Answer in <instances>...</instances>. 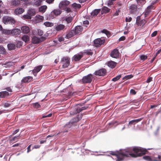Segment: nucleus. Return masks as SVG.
<instances>
[{
	"instance_id": "1",
	"label": "nucleus",
	"mask_w": 161,
	"mask_h": 161,
	"mask_svg": "<svg viewBox=\"0 0 161 161\" xmlns=\"http://www.w3.org/2000/svg\"><path fill=\"white\" fill-rule=\"evenodd\" d=\"M146 150L140 147H134L127 150H124L116 153L115 152H111L110 154L115 156L116 161H122L125 160L126 157H131L136 158L144 154Z\"/></svg>"
},
{
	"instance_id": "2",
	"label": "nucleus",
	"mask_w": 161,
	"mask_h": 161,
	"mask_svg": "<svg viewBox=\"0 0 161 161\" xmlns=\"http://www.w3.org/2000/svg\"><path fill=\"white\" fill-rule=\"evenodd\" d=\"M3 22L5 24H9L14 25L15 24V21L13 18L6 16L3 18Z\"/></svg>"
},
{
	"instance_id": "3",
	"label": "nucleus",
	"mask_w": 161,
	"mask_h": 161,
	"mask_svg": "<svg viewBox=\"0 0 161 161\" xmlns=\"http://www.w3.org/2000/svg\"><path fill=\"white\" fill-rule=\"evenodd\" d=\"M143 158L147 161H161V156L160 155H158L157 157L155 156H145Z\"/></svg>"
},
{
	"instance_id": "4",
	"label": "nucleus",
	"mask_w": 161,
	"mask_h": 161,
	"mask_svg": "<svg viewBox=\"0 0 161 161\" xmlns=\"http://www.w3.org/2000/svg\"><path fill=\"white\" fill-rule=\"evenodd\" d=\"M61 62L62 64V67L64 68L67 67L70 64L69 58L67 57H63L61 59Z\"/></svg>"
},
{
	"instance_id": "5",
	"label": "nucleus",
	"mask_w": 161,
	"mask_h": 161,
	"mask_svg": "<svg viewBox=\"0 0 161 161\" xmlns=\"http://www.w3.org/2000/svg\"><path fill=\"white\" fill-rule=\"evenodd\" d=\"M62 13V11L59 9H55L52 11L49 14V17L51 19H54L56 16L60 15Z\"/></svg>"
},
{
	"instance_id": "6",
	"label": "nucleus",
	"mask_w": 161,
	"mask_h": 161,
	"mask_svg": "<svg viewBox=\"0 0 161 161\" xmlns=\"http://www.w3.org/2000/svg\"><path fill=\"white\" fill-rule=\"evenodd\" d=\"M93 78L92 75L89 74L83 77L82 81L84 83H89L92 81Z\"/></svg>"
},
{
	"instance_id": "7",
	"label": "nucleus",
	"mask_w": 161,
	"mask_h": 161,
	"mask_svg": "<svg viewBox=\"0 0 161 161\" xmlns=\"http://www.w3.org/2000/svg\"><path fill=\"white\" fill-rule=\"evenodd\" d=\"M105 39L103 38H97L94 40V46L96 47H99L103 44L105 42Z\"/></svg>"
},
{
	"instance_id": "8",
	"label": "nucleus",
	"mask_w": 161,
	"mask_h": 161,
	"mask_svg": "<svg viewBox=\"0 0 161 161\" xmlns=\"http://www.w3.org/2000/svg\"><path fill=\"white\" fill-rule=\"evenodd\" d=\"M70 2L67 0H63L59 4V7L60 9H65L66 7L69 4Z\"/></svg>"
},
{
	"instance_id": "9",
	"label": "nucleus",
	"mask_w": 161,
	"mask_h": 161,
	"mask_svg": "<svg viewBox=\"0 0 161 161\" xmlns=\"http://www.w3.org/2000/svg\"><path fill=\"white\" fill-rule=\"evenodd\" d=\"M106 73V70L104 69H102L95 71L94 74L98 76H104Z\"/></svg>"
},
{
	"instance_id": "10",
	"label": "nucleus",
	"mask_w": 161,
	"mask_h": 161,
	"mask_svg": "<svg viewBox=\"0 0 161 161\" xmlns=\"http://www.w3.org/2000/svg\"><path fill=\"white\" fill-rule=\"evenodd\" d=\"M119 50L117 49H114L110 53V56L113 58H117L119 56Z\"/></svg>"
},
{
	"instance_id": "11",
	"label": "nucleus",
	"mask_w": 161,
	"mask_h": 161,
	"mask_svg": "<svg viewBox=\"0 0 161 161\" xmlns=\"http://www.w3.org/2000/svg\"><path fill=\"white\" fill-rule=\"evenodd\" d=\"M44 17L42 16L36 15L34 18V22L36 23L42 21Z\"/></svg>"
},
{
	"instance_id": "12",
	"label": "nucleus",
	"mask_w": 161,
	"mask_h": 161,
	"mask_svg": "<svg viewBox=\"0 0 161 161\" xmlns=\"http://www.w3.org/2000/svg\"><path fill=\"white\" fill-rule=\"evenodd\" d=\"M81 115H80L79 117V116H77L76 117L74 118L73 119L71 120L69 124L71 123V124H72L73 123L75 122H78L80 119H81ZM70 125L69 124V125H66L65 126V128H66L68 127Z\"/></svg>"
},
{
	"instance_id": "13",
	"label": "nucleus",
	"mask_w": 161,
	"mask_h": 161,
	"mask_svg": "<svg viewBox=\"0 0 161 161\" xmlns=\"http://www.w3.org/2000/svg\"><path fill=\"white\" fill-rule=\"evenodd\" d=\"M130 12L132 14L135 13L137 11V7L135 4H132L129 7Z\"/></svg>"
},
{
	"instance_id": "14",
	"label": "nucleus",
	"mask_w": 161,
	"mask_h": 161,
	"mask_svg": "<svg viewBox=\"0 0 161 161\" xmlns=\"http://www.w3.org/2000/svg\"><path fill=\"white\" fill-rule=\"evenodd\" d=\"M75 33L74 30H72L67 33L66 35L64 36V37L68 39H69L75 35Z\"/></svg>"
},
{
	"instance_id": "15",
	"label": "nucleus",
	"mask_w": 161,
	"mask_h": 161,
	"mask_svg": "<svg viewBox=\"0 0 161 161\" xmlns=\"http://www.w3.org/2000/svg\"><path fill=\"white\" fill-rule=\"evenodd\" d=\"M22 32L25 34H27L30 31V29L29 27L26 26H23L21 27Z\"/></svg>"
},
{
	"instance_id": "16",
	"label": "nucleus",
	"mask_w": 161,
	"mask_h": 161,
	"mask_svg": "<svg viewBox=\"0 0 161 161\" xmlns=\"http://www.w3.org/2000/svg\"><path fill=\"white\" fill-rule=\"evenodd\" d=\"M55 27L57 31H61L64 30L65 28V26L63 24H59L56 25Z\"/></svg>"
},
{
	"instance_id": "17",
	"label": "nucleus",
	"mask_w": 161,
	"mask_h": 161,
	"mask_svg": "<svg viewBox=\"0 0 161 161\" xmlns=\"http://www.w3.org/2000/svg\"><path fill=\"white\" fill-rule=\"evenodd\" d=\"M74 30V31L75 32V34H79L80 33V32L82 31L83 28L80 25L76 26Z\"/></svg>"
},
{
	"instance_id": "18",
	"label": "nucleus",
	"mask_w": 161,
	"mask_h": 161,
	"mask_svg": "<svg viewBox=\"0 0 161 161\" xmlns=\"http://www.w3.org/2000/svg\"><path fill=\"white\" fill-rule=\"evenodd\" d=\"M24 11V9L22 8H17L15 9L14 13L16 15L20 14L23 13Z\"/></svg>"
},
{
	"instance_id": "19",
	"label": "nucleus",
	"mask_w": 161,
	"mask_h": 161,
	"mask_svg": "<svg viewBox=\"0 0 161 161\" xmlns=\"http://www.w3.org/2000/svg\"><path fill=\"white\" fill-rule=\"evenodd\" d=\"M42 68V66L40 65L35 67L34 69L32 70V72L33 74L35 75L36 74L39 72Z\"/></svg>"
},
{
	"instance_id": "20",
	"label": "nucleus",
	"mask_w": 161,
	"mask_h": 161,
	"mask_svg": "<svg viewBox=\"0 0 161 161\" xmlns=\"http://www.w3.org/2000/svg\"><path fill=\"white\" fill-rule=\"evenodd\" d=\"M82 57V54H77L75 55L72 58L73 60L77 61L79 60Z\"/></svg>"
},
{
	"instance_id": "21",
	"label": "nucleus",
	"mask_w": 161,
	"mask_h": 161,
	"mask_svg": "<svg viewBox=\"0 0 161 161\" xmlns=\"http://www.w3.org/2000/svg\"><path fill=\"white\" fill-rule=\"evenodd\" d=\"M21 33V31L18 29H14L11 30V34L13 35L19 34Z\"/></svg>"
},
{
	"instance_id": "22",
	"label": "nucleus",
	"mask_w": 161,
	"mask_h": 161,
	"mask_svg": "<svg viewBox=\"0 0 161 161\" xmlns=\"http://www.w3.org/2000/svg\"><path fill=\"white\" fill-rule=\"evenodd\" d=\"M116 63L112 61H109L108 63V65L111 68H114L116 65Z\"/></svg>"
},
{
	"instance_id": "23",
	"label": "nucleus",
	"mask_w": 161,
	"mask_h": 161,
	"mask_svg": "<svg viewBox=\"0 0 161 161\" xmlns=\"http://www.w3.org/2000/svg\"><path fill=\"white\" fill-rule=\"evenodd\" d=\"M28 14L31 16H34L36 14V11L34 8H30L28 10Z\"/></svg>"
},
{
	"instance_id": "24",
	"label": "nucleus",
	"mask_w": 161,
	"mask_h": 161,
	"mask_svg": "<svg viewBox=\"0 0 161 161\" xmlns=\"http://www.w3.org/2000/svg\"><path fill=\"white\" fill-rule=\"evenodd\" d=\"M32 79V77L28 76L24 78L22 80V81L24 82H29Z\"/></svg>"
},
{
	"instance_id": "25",
	"label": "nucleus",
	"mask_w": 161,
	"mask_h": 161,
	"mask_svg": "<svg viewBox=\"0 0 161 161\" xmlns=\"http://www.w3.org/2000/svg\"><path fill=\"white\" fill-rule=\"evenodd\" d=\"M20 3L19 0H12L11 1V4L14 6H17L19 5Z\"/></svg>"
},
{
	"instance_id": "26",
	"label": "nucleus",
	"mask_w": 161,
	"mask_h": 161,
	"mask_svg": "<svg viewBox=\"0 0 161 161\" xmlns=\"http://www.w3.org/2000/svg\"><path fill=\"white\" fill-rule=\"evenodd\" d=\"M9 95L8 92L6 91L1 92H0V97H6Z\"/></svg>"
},
{
	"instance_id": "27",
	"label": "nucleus",
	"mask_w": 161,
	"mask_h": 161,
	"mask_svg": "<svg viewBox=\"0 0 161 161\" xmlns=\"http://www.w3.org/2000/svg\"><path fill=\"white\" fill-rule=\"evenodd\" d=\"M142 119L140 118L139 119H134L130 121L129 123V125H135L136 123L140 121Z\"/></svg>"
},
{
	"instance_id": "28",
	"label": "nucleus",
	"mask_w": 161,
	"mask_h": 161,
	"mask_svg": "<svg viewBox=\"0 0 161 161\" xmlns=\"http://www.w3.org/2000/svg\"><path fill=\"white\" fill-rule=\"evenodd\" d=\"M8 49L9 50H12L15 49V45L13 43H9L7 45Z\"/></svg>"
},
{
	"instance_id": "29",
	"label": "nucleus",
	"mask_w": 161,
	"mask_h": 161,
	"mask_svg": "<svg viewBox=\"0 0 161 161\" xmlns=\"http://www.w3.org/2000/svg\"><path fill=\"white\" fill-rule=\"evenodd\" d=\"M32 41L33 43H37L40 41V39L36 36H33L32 39Z\"/></svg>"
},
{
	"instance_id": "30",
	"label": "nucleus",
	"mask_w": 161,
	"mask_h": 161,
	"mask_svg": "<svg viewBox=\"0 0 161 161\" xmlns=\"http://www.w3.org/2000/svg\"><path fill=\"white\" fill-rule=\"evenodd\" d=\"M100 9H95L91 13V15L92 16H96L99 12Z\"/></svg>"
},
{
	"instance_id": "31",
	"label": "nucleus",
	"mask_w": 161,
	"mask_h": 161,
	"mask_svg": "<svg viewBox=\"0 0 161 161\" xmlns=\"http://www.w3.org/2000/svg\"><path fill=\"white\" fill-rule=\"evenodd\" d=\"M42 0H35L34 2L33 5L38 7L41 5L42 2Z\"/></svg>"
},
{
	"instance_id": "32",
	"label": "nucleus",
	"mask_w": 161,
	"mask_h": 161,
	"mask_svg": "<svg viewBox=\"0 0 161 161\" xmlns=\"http://www.w3.org/2000/svg\"><path fill=\"white\" fill-rule=\"evenodd\" d=\"M152 7V6H150L147 7L146 11L144 13V17H146V16L149 14L150 12L151 8Z\"/></svg>"
},
{
	"instance_id": "33",
	"label": "nucleus",
	"mask_w": 161,
	"mask_h": 161,
	"mask_svg": "<svg viewBox=\"0 0 161 161\" xmlns=\"http://www.w3.org/2000/svg\"><path fill=\"white\" fill-rule=\"evenodd\" d=\"M22 40L25 42H28L29 41V37L27 35H24L22 37Z\"/></svg>"
},
{
	"instance_id": "34",
	"label": "nucleus",
	"mask_w": 161,
	"mask_h": 161,
	"mask_svg": "<svg viewBox=\"0 0 161 161\" xmlns=\"http://www.w3.org/2000/svg\"><path fill=\"white\" fill-rule=\"evenodd\" d=\"M47 7L46 5L41 6L39 8V11L40 12H44L46 10Z\"/></svg>"
},
{
	"instance_id": "35",
	"label": "nucleus",
	"mask_w": 161,
	"mask_h": 161,
	"mask_svg": "<svg viewBox=\"0 0 161 161\" xmlns=\"http://www.w3.org/2000/svg\"><path fill=\"white\" fill-rule=\"evenodd\" d=\"M87 107L84 106L81 107V108H77L76 110V112H75L74 114H76L80 112L81 111L86 109L87 108Z\"/></svg>"
},
{
	"instance_id": "36",
	"label": "nucleus",
	"mask_w": 161,
	"mask_h": 161,
	"mask_svg": "<svg viewBox=\"0 0 161 161\" xmlns=\"http://www.w3.org/2000/svg\"><path fill=\"white\" fill-rule=\"evenodd\" d=\"M11 104L6 101H3L2 102V106L4 108H7L9 107Z\"/></svg>"
},
{
	"instance_id": "37",
	"label": "nucleus",
	"mask_w": 161,
	"mask_h": 161,
	"mask_svg": "<svg viewBox=\"0 0 161 161\" xmlns=\"http://www.w3.org/2000/svg\"><path fill=\"white\" fill-rule=\"evenodd\" d=\"M137 2L139 5L142 6L146 3V0H136Z\"/></svg>"
},
{
	"instance_id": "38",
	"label": "nucleus",
	"mask_w": 161,
	"mask_h": 161,
	"mask_svg": "<svg viewBox=\"0 0 161 161\" xmlns=\"http://www.w3.org/2000/svg\"><path fill=\"white\" fill-rule=\"evenodd\" d=\"M109 9L106 7H103L102 9V14L103 13H107L109 12Z\"/></svg>"
},
{
	"instance_id": "39",
	"label": "nucleus",
	"mask_w": 161,
	"mask_h": 161,
	"mask_svg": "<svg viewBox=\"0 0 161 161\" xmlns=\"http://www.w3.org/2000/svg\"><path fill=\"white\" fill-rule=\"evenodd\" d=\"M44 25L47 27H52L53 25V24L49 22H46L44 23Z\"/></svg>"
},
{
	"instance_id": "40",
	"label": "nucleus",
	"mask_w": 161,
	"mask_h": 161,
	"mask_svg": "<svg viewBox=\"0 0 161 161\" xmlns=\"http://www.w3.org/2000/svg\"><path fill=\"white\" fill-rule=\"evenodd\" d=\"M13 64V63L12 62L6 63L5 64V67L7 68H9L10 67L12 66Z\"/></svg>"
},
{
	"instance_id": "41",
	"label": "nucleus",
	"mask_w": 161,
	"mask_h": 161,
	"mask_svg": "<svg viewBox=\"0 0 161 161\" xmlns=\"http://www.w3.org/2000/svg\"><path fill=\"white\" fill-rule=\"evenodd\" d=\"M101 32L105 34L108 37L110 36V33L106 30H103L101 31Z\"/></svg>"
},
{
	"instance_id": "42",
	"label": "nucleus",
	"mask_w": 161,
	"mask_h": 161,
	"mask_svg": "<svg viewBox=\"0 0 161 161\" xmlns=\"http://www.w3.org/2000/svg\"><path fill=\"white\" fill-rule=\"evenodd\" d=\"M22 18L24 19H31V16L27 13L26 14L23 16Z\"/></svg>"
},
{
	"instance_id": "43",
	"label": "nucleus",
	"mask_w": 161,
	"mask_h": 161,
	"mask_svg": "<svg viewBox=\"0 0 161 161\" xmlns=\"http://www.w3.org/2000/svg\"><path fill=\"white\" fill-rule=\"evenodd\" d=\"M3 33L7 35H9L10 34H11V30L3 29Z\"/></svg>"
},
{
	"instance_id": "44",
	"label": "nucleus",
	"mask_w": 161,
	"mask_h": 161,
	"mask_svg": "<svg viewBox=\"0 0 161 161\" xmlns=\"http://www.w3.org/2000/svg\"><path fill=\"white\" fill-rule=\"evenodd\" d=\"M72 6L75 9L80 8L81 6L79 4H77L76 3H74L72 4Z\"/></svg>"
},
{
	"instance_id": "45",
	"label": "nucleus",
	"mask_w": 161,
	"mask_h": 161,
	"mask_svg": "<svg viewBox=\"0 0 161 161\" xmlns=\"http://www.w3.org/2000/svg\"><path fill=\"white\" fill-rule=\"evenodd\" d=\"M65 19L67 23H69L71 22L72 19V18L71 16H69L66 18Z\"/></svg>"
},
{
	"instance_id": "46",
	"label": "nucleus",
	"mask_w": 161,
	"mask_h": 161,
	"mask_svg": "<svg viewBox=\"0 0 161 161\" xmlns=\"http://www.w3.org/2000/svg\"><path fill=\"white\" fill-rule=\"evenodd\" d=\"M121 77V75H117V76L115 77L114 78H113L112 79V80L113 81H115L118 80H119L120 79V78Z\"/></svg>"
},
{
	"instance_id": "47",
	"label": "nucleus",
	"mask_w": 161,
	"mask_h": 161,
	"mask_svg": "<svg viewBox=\"0 0 161 161\" xmlns=\"http://www.w3.org/2000/svg\"><path fill=\"white\" fill-rule=\"evenodd\" d=\"M133 77V75H127L126 76H125L123 78V80L124 79H129L131 78H132Z\"/></svg>"
},
{
	"instance_id": "48",
	"label": "nucleus",
	"mask_w": 161,
	"mask_h": 161,
	"mask_svg": "<svg viewBox=\"0 0 161 161\" xmlns=\"http://www.w3.org/2000/svg\"><path fill=\"white\" fill-rule=\"evenodd\" d=\"M37 32H38V35L40 36L42 35L43 33V31L39 29L37 30Z\"/></svg>"
},
{
	"instance_id": "49",
	"label": "nucleus",
	"mask_w": 161,
	"mask_h": 161,
	"mask_svg": "<svg viewBox=\"0 0 161 161\" xmlns=\"http://www.w3.org/2000/svg\"><path fill=\"white\" fill-rule=\"evenodd\" d=\"M34 106L36 108H38L40 107V105L38 103H34Z\"/></svg>"
},
{
	"instance_id": "50",
	"label": "nucleus",
	"mask_w": 161,
	"mask_h": 161,
	"mask_svg": "<svg viewBox=\"0 0 161 161\" xmlns=\"http://www.w3.org/2000/svg\"><path fill=\"white\" fill-rule=\"evenodd\" d=\"M147 56L144 55H142L140 56L141 59L142 60H144L147 58Z\"/></svg>"
},
{
	"instance_id": "51",
	"label": "nucleus",
	"mask_w": 161,
	"mask_h": 161,
	"mask_svg": "<svg viewBox=\"0 0 161 161\" xmlns=\"http://www.w3.org/2000/svg\"><path fill=\"white\" fill-rule=\"evenodd\" d=\"M58 40L61 42L64 41V37L63 36H60L58 37Z\"/></svg>"
},
{
	"instance_id": "52",
	"label": "nucleus",
	"mask_w": 161,
	"mask_h": 161,
	"mask_svg": "<svg viewBox=\"0 0 161 161\" xmlns=\"http://www.w3.org/2000/svg\"><path fill=\"white\" fill-rule=\"evenodd\" d=\"M157 31H155L151 34V36L152 37H154L157 35Z\"/></svg>"
},
{
	"instance_id": "53",
	"label": "nucleus",
	"mask_w": 161,
	"mask_h": 161,
	"mask_svg": "<svg viewBox=\"0 0 161 161\" xmlns=\"http://www.w3.org/2000/svg\"><path fill=\"white\" fill-rule=\"evenodd\" d=\"M89 23V22L88 20L84 21L83 22V25H85L84 26L86 27L87 26L86 25H88Z\"/></svg>"
},
{
	"instance_id": "54",
	"label": "nucleus",
	"mask_w": 161,
	"mask_h": 161,
	"mask_svg": "<svg viewBox=\"0 0 161 161\" xmlns=\"http://www.w3.org/2000/svg\"><path fill=\"white\" fill-rule=\"evenodd\" d=\"M87 54L89 55H92V53L91 52V51L90 50H87L86 51V52H85Z\"/></svg>"
},
{
	"instance_id": "55",
	"label": "nucleus",
	"mask_w": 161,
	"mask_h": 161,
	"mask_svg": "<svg viewBox=\"0 0 161 161\" xmlns=\"http://www.w3.org/2000/svg\"><path fill=\"white\" fill-rule=\"evenodd\" d=\"M130 93L133 95H135L136 94V92L134 90L131 89L130 90Z\"/></svg>"
},
{
	"instance_id": "56",
	"label": "nucleus",
	"mask_w": 161,
	"mask_h": 161,
	"mask_svg": "<svg viewBox=\"0 0 161 161\" xmlns=\"http://www.w3.org/2000/svg\"><path fill=\"white\" fill-rule=\"evenodd\" d=\"M132 19V18L131 17H128V18H126L125 19V20L126 22H130Z\"/></svg>"
},
{
	"instance_id": "57",
	"label": "nucleus",
	"mask_w": 161,
	"mask_h": 161,
	"mask_svg": "<svg viewBox=\"0 0 161 161\" xmlns=\"http://www.w3.org/2000/svg\"><path fill=\"white\" fill-rule=\"evenodd\" d=\"M152 81V78L151 77H149L147 78V83H149Z\"/></svg>"
},
{
	"instance_id": "58",
	"label": "nucleus",
	"mask_w": 161,
	"mask_h": 161,
	"mask_svg": "<svg viewBox=\"0 0 161 161\" xmlns=\"http://www.w3.org/2000/svg\"><path fill=\"white\" fill-rule=\"evenodd\" d=\"M125 37L124 36H122L119 39V41H122L125 40Z\"/></svg>"
},
{
	"instance_id": "59",
	"label": "nucleus",
	"mask_w": 161,
	"mask_h": 161,
	"mask_svg": "<svg viewBox=\"0 0 161 161\" xmlns=\"http://www.w3.org/2000/svg\"><path fill=\"white\" fill-rule=\"evenodd\" d=\"M40 146V145H35L34 146L32 147V149L34 148H39Z\"/></svg>"
},
{
	"instance_id": "60",
	"label": "nucleus",
	"mask_w": 161,
	"mask_h": 161,
	"mask_svg": "<svg viewBox=\"0 0 161 161\" xmlns=\"http://www.w3.org/2000/svg\"><path fill=\"white\" fill-rule=\"evenodd\" d=\"M46 2L50 4L52 3L54 0H46Z\"/></svg>"
},
{
	"instance_id": "61",
	"label": "nucleus",
	"mask_w": 161,
	"mask_h": 161,
	"mask_svg": "<svg viewBox=\"0 0 161 161\" xmlns=\"http://www.w3.org/2000/svg\"><path fill=\"white\" fill-rule=\"evenodd\" d=\"M113 1L112 0H109L108 2V5H111L113 4Z\"/></svg>"
},
{
	"instance_id": "62",
	"label": "nucleus",
	"mask_w": 161,
	"mask_h": 161,
	"mask_svg": "<svg viewBox=\"0 0 161 161\" xmlns=\"http://www.w3.org/2000/svg\"><path fill=\"white\" fill-rule=\"evenodd\" d=\"M65 9L67 13L71 11V9L69 8H66Z\"/></svg>"
},
{
	"instance_id": "63",
	"label": "nucleus",
	"mask_w": 161,
	"mask_h": 161,
	"mask_svg": "<svg viewBox=\"0 0 161 161\" xmlns=\"http://www.w3.org/2000/svg\"><path fill=\"white\" fill-rule=\"evenodd\" d=\"M31 145H29L28 147H27V153H29L30 151H31V150H30V147L31 146Z\"/></svg>"
},
{
	"instance_id": "64",
	"label": "nucleus",
	"mask_w": 161,
	"mask_h": 161,
	"mask_svg": "<svg viewBox=\"0 0 161 161\" xmlns=\"http://www.w3.org/2000/svg\"><path fill=\"white\" fill-rule=\"evenodd\" d=\"M19 131V129L16 130H15L14 131L13 134V135H15Z\"/></svg>"
}]
</instances>
